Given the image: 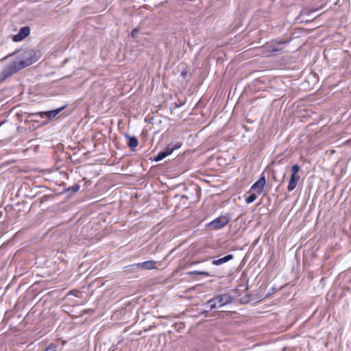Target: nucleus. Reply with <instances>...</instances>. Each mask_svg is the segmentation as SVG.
<instances>
[{
	"mask_svg": "<svg viewBox=\"0 0 351 351\" xmlns=\"http://www.w3.org/2000/svg\"><path fill=\"white\" fill-rule=\"evenodd\" d=\"M40 55L39 51L27 49L18 54L17 57H19V60L14 62L20 69L22 70L38 61L40 58Z\"/></svg>",
	"mask_w": 351,
	"mask_h": 351,
	"instance_id": "f257e3e1",
	"label": "nucleus"
},
{
	"mask_svg": "<svg viewBox=\"0 0 351 351\" xmlns=\"http://www.w3.org/2000/svg\"><path fill=\"white\" fill-rule=\"evenodd\" d=\"M232 301V297L230 295L223 294L208 300L207 302V305L209 306L210 309H214L230 304Z\"/></svg>",
	"mask_w": 351,
	"mask_h": 351,
	"instance_id": "f03ea898",
	"label": "nucleus"
},
{
	"mask_svg": "<svg viewBox=\"0 0 351 351\" xmlns=\"http://www.w3.org/2000/svg\"><path fill=\"white\" fill-rule=\"evenodd\" d=\"M300 171V167L298 165L295 164L291 167V173L287 186V190L289 191H292L295 189L300 179V176L298 175Z\"/></svg>",
	"mask_w": 351,
	"mask_h": 351,
	"instance_id": "7ed1b4c3",
	"label": "nucleus"
},
{
	"mask_svg": "<svg viewBox=\"0 0 351 351\" xmlns=\"http://www.w3.org/2000/svg\"><path fill=\"white\" fill-rule=\"evenodd\" d=\"M182 145L181 143L176 142L171 143L167 145V147L163 151L159 152L154 158V161L158 162L162 160L167 156H169L172 152L180 148Z\"/></svg>",
	"mask_w": 351,
	"mask_h": 351,
	"instance_id": "20e7f679",
	"label": "nucleus"
},
{
	"mask_svg": "<svg viewBox=\"0 0 351 351\" xmlns=\"http://www.w3.org/2000/svg\"><path fill=\"white\" fill-rule=\"evenodd\" d=\"M19 71H21L20 68L17 66L15 62H13L10 64L6 66L0 73V81L5 80L13 73Z\"/></svg>",
	"mask_w": 351,
	"mask_h": 351,
	"instance_id": "39448f33",
	"label": "nucleus"
},
{
	"mask_svg": "<svg viewBox=\"0 0 351 351\" xmlns=\"http://www.w3.org/2000/svg\"><path fill=\"white\" fill-rule=\"evenodd\" d=\"M265 176H261L251 187L250 192H254L258 195H260L264 189L265 185Z\"/></svg>",
	"mask_w": 351,
	"mask_h": 351,
	"instance_id": "423d86ee",
	"label": "nucleus"
},
{
	"mask_svg": "<svg viewBox=\"0 0 351 351\" xmlns=\"http://www.w3.org/2000/svg\"><path fill=\"white\" fill-rule=\"evenodd\" d=\"M30 33V29L29 27H23L20 29L18 34H15L13 36V41L14 42H20L24 38H25Z\"/></svg>",
	"mask_w": 351,
	"mask_h": 351,
	"instance_id": "0eeeda50",
	"label": "nucleus"
},
{
	"mask_svg": "<svg viewBox=\"0 0 351 351\" xmlns=\"http://www.w3.org/2000/svg\"><path fill=\"white\" fill-rule=\"evenodd\" d=\"M229 220L227 218H217L215 220L212 221L209 226L212 227L213 229L218 230L224 227L228 223Z\"/></svg>",
	"mask_w": 351,
	"mask_h": 351,
	"instance_id": "6e6552de",
	"label": "nucleus"
},
{
	"mask_svg": "<svg viewBox=\"0 0 351 351\" xmlns=\"http://www.w3.org/2000/svg\"><path fill=\"white\" fill-rule=\"evenodd\" d=\"M156 262L154 261H147L143 263H137L133 266L141 269H153L156 268Z\"/></svg>",
	"mask_w": 351,
	"mask_h": 351,
	"instance_id": "1a4fd4ad",
	"label": "nucleus"
},
{
	"mask_svg": "<svg viewBox=\"0 0 351 351\" xmlns=\"http://www.w3.org/2000/svg\"><path fill=\"white\" fill-rule=\"evenodd\" d=\"M62 110V108H59L53 110L40 112L36 114V115H39L40 117H41V118L48 117L49 119H53L58 114H59Z\"/></svg>",
	"mask_w": 351,
	"mask_h": 351,
	"instance_id": "9d476101",
	"label": "nucleus"
},
{
	"mask_svg": "<svg viewBox=\"0 0 351 351\" xmlns=\"http://www.w3.org/2000/svg\"><path fill=\"white\" fill-rule=\"evenodd\" d=\"M232 258H233V255L228 254L223 258L213 261L212 263L214 265H222V264L232 260Z\"/></svg>",
	"mask_w": 351,
	"mask_h": 351,
	"instance_id": "9b49d317",
	"label": "nucleus"
},
{
	"mask_svg": "<svg viewBox=\"0 0 351 351\" xmlns=\"http://www.w3.org/2000/svg\"><path fill=\"white\" fill-rule=\"evenodd\" d=\"M125 138L128 140V146L132 149L138 146V140L134 136H130L128 134L125 135Z\"/></svg>",
	"mask_w": 351,
	"mask_h": 351,
	"instance_id": "f8f14e48",
	"label": "nucleus"
},
{
	"mask_svg": "<svg viewBox=\"0 0 351 351\" xmlns=\"http://www.w3.org/2000/svg\"><path fill=\"white\" fill-rule=\"evenodd\" d=\"M257 195L254 192H252L245 199V202L247 204H251L254 202L257 198Z\"/></svg>",
	"mask_w": 351,
	"mask_h": 351,
	"instance_id": "ddd939ff",
	"label": "nucleus"
},
{
	"mask_svg": "<svg viewBox=\"0 0 351 351\" xmlns=\"http://www.w3.org/2000/svg\"><path fill=\"white\" fill-rule=\"evenodd\" d=\"M137 34V30L136 29H133L132 32H131V36L132 37H135Z\"/></svg>",
	"mask_w": 351,
	"mask_h": 351,
	"instance_id": "4468645a",
	"label": "nucleus"
},
{
	"mask_svg": "<svg viewBox=\"0 0 351 351\" xmlns=\"http://www.w3.org/2000/svg\"><path fill=\"white\" fill-rule=\"evenodd\" d=\"M80 189V186L78 185H75L73 187V191H77Z\"/></svg>",
	"mask_w": 351,
	"mask_h": 351,
	"instance_id": "2eb2a0df",
	"label": "nucleus"
},
{
	"mask_svg": "<svg viewBox=\"0 0 351 351\" xmlns=\"http://www.w3.org/2000/svg\"><path fill=\"white\" fill-rule=\"evenodd\" d=\"M201 274L207 276H209L208 273L207 272H201Z\"/></svg>",
	"mask_w": 351,
	"mask_h": 351,
	"instance_id": "dca6fc26",
	"label": "nucleus"
},
{
	"mask_svg": "<svg viewBox=\"0 0 351 351\" xmlns=\"http://www.w3.org/2000/svg\"><path fill=\"white\" fill-rule=\"evenodd\" d=\"M186 71H182L181 75H182V76H184V75H186Z\"/></svg>",
	"mask_w": 351,
	"mask_h": 351,
	"instance_id": "f3484780",
	"label": "nucleus"
},
{
	"mask_svg": "<svg viewBox=\"0 0 351 351\" xmlns=\"http://www.w3.org/2000/svg\"><path fill=\"white\" fill-rule=\"evenodd\" d=\"M272 51H278V49H272Z\"/></svg>",
	"mask_w": 351,
	"mask_h": 351,
	"instance_id": "a211bd4d",
	"label": "nucleus"
},
{
	"mask_svg": "<svg viewBox=\"0 0 351 351\" xmlns=\"http://www.w3.org/2000/svg\"><path fill=\"white\" fill-rule=\"evenodd\" d=\"M3 123V122H0V127L2 125Z\"/></svg>",
	"mask_w": 351,
	"mask_h": 351,
	"instance_id": "6ab92c4d",
	"label": "nucleus"
}]
</instances>
